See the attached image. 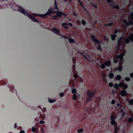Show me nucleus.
I'll return each instance as SVG.
<instances>
[{
	"label": "nucleus",
	"instance_id": "nucleus-21",
	"mask_svg": "<svg viewBox=\"0 0 133 133\" xmlns=\"http://www.w3.org/2000/svg\"><path fill=\"white\" fill-rule=\"evenodd\" d=\"M56 101L55 99L52 100L51 99H49V102L50 103H52Z\"/></svg>",
	"mask_w": 133,
	"mask_h": 133
},
{
	"label": "nucleus",
	"instance_id": "nucleus-49",
	"mask_svg": "<svg viewBox=\"0 0 133 133\" xmlns=\"http://www.w3.org/2000/svg\"><path fill=\"white\" fill-rule=\"evenodd\" d=\"M81 81H81V82H82V78H81Z\"/></svg>",
	"mask_w": 133,
	"mask_h": 133
},
{
	"label": "nucleus",
	"instance_id": "nucleus-5",
	"mask_svg": "<svg viewBox=\"0 0 133 133\" xmlns=\"http://www.w3.org/2000/svg\"><path fill=\"white\" fill-rule=\"evenodd\" d=\"M119 87H122L125 89L127 88L128 86L126 84H124L122 82L120 83L119 84H115L114 85V88L116 89L118 88Z\"/></svg>",
	"mask_w": 133,
	"mask_h": 133
},
{
	"label": "nucleus",
	"instance_id": "nucleus-48",
	"mask_svg": "<svg viewBox=\"0 0 133 133\" xmlns=\"http://www.w3.org/2000/svg\"><path fill=\"white\" fill-rule=\"evenodd\" d=\"M122 133H124V132L123 130H122Z\"/></svg>",
	"mask_w": 133,
	"mask_h": 133
},
{
	"label": "nucleus",
	"instance_id": "nucleus-32",
	"mask_svg": "<svg viewBox=\"0 0 133 133\" xmlns=\"http://www.w3.org/2000/svg\"><path fill=\"white\" fill-rule=\"evenodd\" d=\"M107 1L110 3V5H111V4L110 3H112V0H107Z\"/></svg>",
	"mask_w": 133,
	"mask_h": 133
},
{
	"label": "nucleus",
	"instance_id": "nucleus-15",
	"mask_svg": "<svg viewBox=\"0 0 133 133\" xmlns=\"http://www.w3.org/2000/svg\"><path fill=\"white\" fill-rule=\"evenodd\" d=\"M40 118L43 120L45 118V115L44 114H41L40 115Z\"/></svg>",
	"mask_w": 133,
	"mask_h": 133
},
{
	"label": "nucleus",
	"instance_id": "nucleus-51",
	"mask_svg": "<svg viewBox=\"0 0 133 133\" xmlns=\"http://www.w3.org/2000/svg\"><path fill=\"white\" fill-rule=\"evenodd\" d=\"M121 111L122 112H123V110H121Z\"/></svg>",
	"mask_w": 133,
	"mask_h": 133
},
{
	"label": "nucleus",
	"instance_id": "nucleus-28",
	"mask_svg": "<svg viewBox=\"0 0 133 133\" xmlns=\"http://www.w3.org/2000/svg\"><path fill=\"white\" fill-rule=\"evenodd\" d=\"M130 17L131 19L133 20V12L131 13Z\"/></svg>",
	"mask_w": 133,
	"mask_h": 133
},
{
	"label": "nucleus",
	"instance_id": "nucleus-44",
	"mask_svg": "<svg viewBox=\"0 0 133 133\" xmlns=\"http://www.w3.org/2000/svg\"><path fill=\"white\" fill-rule=\"evenodd\" d=\"M17 127V124L16 123H15L14 124V128H16Z\"/></svg>",
	"mask_w": 133,
	"mask_h": 133
},
{
	"label": "nucleus",
	"instance_id": "nucleus-50",
	"mask_svg": "<svg viewBox=\"0 0 133 133\" xmlns=\"http://www.w3.org/2000/svg\"><path fill=\"white\" fill-rule=\"evenodd\" d=\"M38 108H40V106H38Z\"/></svg>",
	"mask_w": 133,
	"mask_h": 133
},
{
	"label": "nucleus",
	"instance_id": "nucleus-4",
	"mask_svg": "<svg viewBox=\"0 0 133 133\" xmlns=\"http://www.w3.org/2000/svg\"><path fill=\"white\" fill-rule=\"evenodd\" d=\"M90 38L93 41L97 44V49L101 51L102 50L101 49V45H100V44L101 43L100 42L96 39L95 37L93 35L91 36Z\"/></svg>",
	"mask_w": 133,
	"mask_h": 133
},
{
	"label": "nucleus",
	"instance_id": "nucleus-46",
	"mask_svg": "<svg viewBox=\"0 0 133 133\" xmlns=\"http://www.w3.org/2000/svg\"><path fill=\"white\" fill-rule=\"evenodd\" d=\"M116 105L117 107H119L120 105H119V103H117L116 104Z\"/></svg>",
	"mask_w": 133,
	"mask_h": 133
},
{
	"label": "nucleus",
	"instance_id": "nucleus-56",
	"mask_svg": "<svg viewBox=\"0 0 133 133\" xmlns=\"http://www.w3.org/2000/svg\"><path fill=\"white\" fill-rule=\"evenodd\" d=\"M1 9V8H0V9Z\"/></svg>",
	"mask_w": 133,
	"mask_h": 133
},
{
	"label": "nucleus",
	"instance_id": "nucleus-3",
	"mask_svg": "<svg viewBox=\"0 0 133 133\" xmlns=\"http://www.w3.org/2000/svg\"><path fill=\"white\" fill-rule=\"evenodd\" d=\"M121 53L118 55L116 56V57L114 58V62L115 63H117L119 61H120L119 62V66L117 67H116L114 70H118L119 71H121L122 69V64L123 63V56L126 52V50L124 48L122 49L121 50Z\"/></svg>",
	"mask_w": 133,
	"mask_h": 133
},
{
	"label": "nucleus",
	"instance_id": "nucleus-38",
	"mask_svg": "<svg viewBox=\"0 0 133 133\" xmlns=\"http://www.w3.org/2000/svg\"><path fill=\"white\" fill-rule=\"evenodd\" d=\"M113 84L112 83H110L109 84V85L110 87H112L113 86Z\"/></svg>",
	"mask_w": 133,
	"mask_h": 133
},
{
	"label": "nucleus",
	"instance_id": "nucleus-8",
	"mask_svg": "<svg viewBox=\"0 0 133 133\" xmlns=\"http://www.w3.org/2000/svg\"><path fill=\"white\" fill-rule=\"evenodd\" d=\"M52 32L58 35H60L62 36V37H63L64 38L67 39H68V38H67L66 36H62V35L60 34V30H59L58 29L56 28H53L52 29Z\"/></svg>",
	"mask_w": 133,
	"mask_h": 133
},
{
	"label": "nucleus",
	"instance_id": "nucleus-9",
	"mask_svg": "<svg viewBox=\"0 0 133 133\" xmlns=\"http://www.w3.org/2000/svg\"><path fill=\"white\" fill-rule=\"evenodd\" d=\"M111 63L110 61L109 60L106 62L104 64H102L101 65V68L102 69H104L105 68V66H110Z\"/></svg>",
	"mask_w": 133,
	"mask_h": 133
},
{
	"label": "nucleus",
	"instance_id": "nucleus-23",
	"mask_svg": "<svg viewBox=\"0 0 133 133\" xmlns=\"http://www.w3.org/2000/svg\"><path fill=\"white\" fill-rule=\"evenodd\" d=\"M114 8H116L117 9H119V7L117 5H114L112 6Z\"/></svg>",
	"mask_w": 133,
	"mask_h": 133
},
{
	"label": "nucleus",
	"instance_id": "nucleus-12",
	"mask_svg": "<svg viewBox=\"0 0 133 133\" xmlns=\"http://www.w3.org/2000/svg\"><path fill=\"white\" fill-rule=\"evenodd\" d=\"M125 39V38H123V37H121L119 39L118 41V45H122L123 44L122 42H123Z\"/></svg>",
	"mask_w": 133,
	"mask_h": 133
},
{
	"label": "nucleus",
	"instance_id": "nucleus-17",
	"mask_svg": "<svg viewBox=\"0 0 133 133\" xmlns=\"http://www.w3.org/2000/svg\"><path fill=\"white\" fill-rule=\"evenodd\" d=\"M119 127L116 126L115 127V133H117L119 130Z\"/></svg>",
	"mask_w": 133,
	"mask_h": 133
},
{
	"label": "nucleus",
	"instance_id": "nucleus-41",
	"mask_svg": "<svg viewBox=\"0 0 133 133\" xmlns=\"http://www.w3.org/2000/svg\"><path fill=\"white\" fill-rule=\"evenodd\" d=\"M113 23H110L108 24L107 25V26H111L112 25Z\"/></svg>",
	"mask_w": 133,
	"mask_h": 133
},
{
	"label": "nucleus",
	"instance_id": "nucleus-31",
	"mask_svg": "<svg viewBox=\"0 0 133 133\" xmlns=\"http://www.w3.org/2000/svg\"><path fill=\"white\" fill-rule=\"evenodd\" d=\"M32 130L33 132H34L36 130V129L35 127H33L32 129Z\"/></svg>",
	"mask_w": 133,
	"mask_h": 133
},
{
	"label": "nucleus",
	"instance_id": "nucleus-52",
	"mask_svg": "<svg viewBox=\"0 0 133 133\" xmlns=\"http://www.w3.org/2000/svg\"><path fill=\"white\" fill-rule=\"evenodd\" d=\"M64 0V1H65V2H66V1H67L66 0Z\"/></svg>",
	"mask_w": 133,
	"mask_h": 133
},
{
	"label": "nucleus",
	"instance_id": "nucleus-24",
	"mask_svg": "<svg viewBox=\"0 0 133 133\" xmlns=\"http://www.w3.org/2000/svg\"><path fill=\"white\" fill-rule=\"evenodd\" d=\"M78 1L79 2V4L81 6H82L84 8V7L83 6L82 3L81 1L80 0H78Z\"/></svg>",
	"mask_w": 133,
	"mask_h": 133
},
{
	"label": "nucleus",
	"instance_id": "nucleus-2",
	"mask_svg": "<svg viewBox=\"0 0 133 133\" xmlns=\"http://www.w3.org/2000/svg\"><path fill=\"white\" fill-rule=\"evenodd\" d=\"M10 5L12 7V8L14 10L16 11H19L25 16H27L29 18L33 21L37 23L39 22V21L33 18L32 16L30 15L27 11H25L21 6L16 5L13 3H11Z\"/></svg>",
	"mask_w": 133,
	"mask_h": 133
},
{
	"label": "nucleus",
	"instance_id": "nucleus-55",
	"mask_svg": "<svg viewBox=\"0 0 133 133\" xmlns=\"http://www.w3.org/2000/svg\"><path fill=\"white\" fill-rule=\"evenodd\" d=\"M114 91H113V93H114Z\"/></svg>",
	"mask_w": 133,
	"mask_h": 133
},
{
	"label": "nucleus",
	"instance_id": "nucleus-30",
	"mask_svg": "<svg viewBox=\"0 0 133 133\" xmlns=\"http://www.w3.org/2000/svg\"><path fill=\"white\" fill-rule=\"evenodd\" d=\"M83 131V129H80L78 130L77 131L78 133H80L82 132Z\"/></svg>",
	"mask_w": 133,
	"mask_h": 133
},
{
	"label": "nucleus",
	"instance_id": "nucleus-19",
	"mask_svg": "<svg viewBox=\"0 0 133 133\" xmlns=\"http://www.w3.org/2000/svg\"><path fill=\"white\" fill-rule=\"evenodd\" d=\"M116 80L119 81L121 79V77L120 75H117L116 76Z\"/></svg>",
	"mask_w": 133,
	"mask_h": 133
},
{
	"label": "nucleus",
	"instance_id": "nucleus-42",
	"mask_svg": "<svg viewBox=\"0 0 133 133\" xmlns=\"http://www.w3.org/2000/svg\"><path fill=\"white\" fill-rule=\"evenodd\" d=\"M40 123L41 124H44V121L41 120V121H40Z\"/></svg>",
	"mask_w": 133,
	"mask_h": 133
},
{
	"label": "nucleus",
	"instance_id": "nucleus-20",
	"mask_svg": "<svg viewBox=\"0 0 133 133\" xmlns=\"http://www.w3.org/2000/svg\"><path fill=\"white\" fill-rule=\"evenodd\" d=\"M68 40H69V42L70 43H72L74 42V40L71 38H68Z\"/></svg>",
	"mask_w": 133,
	"mask_h": 133
},
{
	"label": "nucleus",
	"instance_id": "nucleus-22",
	"mask_svg": "<svg viewBox=\"0 0 133 133\" xmlns=\"http://www.w3.org/2000/svg\"><path fill=\"white\" fill-rule=\"evenodd\" d=\"M129 103L130 105H132L133 104V100L132 99L130 100L129 101Z\"/></svg>",
	"mask_w": 133,
	"mask_h": 133
},
{
	"label": "nucleus",
	"instance_id": "nucleus-33",
	"mask_svg": "<svg viewBox=\"0 0 133 133\" xmlns=\"http://www.w3.org/2000/svg\"><path fill=\"white\" fill-rule=\"evenodd\" d=\"M115 101L114 99L112 100L111 102V104H115Z\"/></svg>",
	"mask_w": 133,
	"mask_h": 133
},
{
	"label": "nucleus",
	"instance_id": "nucleus-18",
	"mask_svg": "<svg viewBox=\"0 0 133 133\" xmlns=\"http://www.w3.org/2000/svg\"><path fill=\"white\" fill-rule=\"evenodd\" d=\"M109 77L110 78H112L114 77V75L112 73H110L109 74Z\"/></svg>",
	"mask_w": 133,
	"mask_h": 133
},
{
	"label": "nucleus",
	"instance_id": "nucleus-53",
	"mask_svg": "<svg viewBox=\"0 0 133 133\" xmlns=\"http://www.w3.org/2000/svg\"><path fill=\"white\" fill-rule=\"evenodd\" d=\"M95 8H96L97 7V6H95Z\"/></svg>",
	"mask_w": 133,
	"mask_h": 133
},
{
	"label": "nucleus",
	"instance_id": "nucleus-29",
	"mask_svg": "<svg viewBox=\"0 0 133 133\" xmlns=\"http://www.w3.org/2000/svg\"><path fill=\"white\" fill-rule=\"evenodd\" d=\"M132 119L131 118H130L128 119V122L130 123H131L132 122Z\"/></svg>",
	"mask_w": 133,
	"mask_h": 133
},
{
	"label": "nucleus",
	"instance_id": "nucleus-35",
	"mask_svg": "<svg viewBox=\"0 0 133 133\" xmlns=\"http://www.w3.org/2000/svg\"><path fill=\"white\" fill-rule=\"evenodd\" d=\"M59 96L60 97H62L64 96V94L63 92H61L59 94Z\"/></svg>",
	"mask_w": 133,
	"mask_h": 133
},
{
	"label": "nucleus",
	"instance_id": "nucleus-11",
	"mask_svg": "<svg viewBox=\"0 0 133 133\" xmlns=\"http://www.w3.org/2000/svg\"><path fill=\"white\" fill-rule=\"evenodd\" d=\"M118 29H116L114 31V34L111 35V37L112 40H115V38L117 36V35L115 34L118 32Z\"/></svg>",
	"mask_w": 133,
	"mask_h": 133
},
{
	"label": "nucleus",
	"instance_id": "nucleus-16",
	"mask_svg": "<svg viewBox=\"0 0 133 133\" xmlns=\"http://www.w3.org/2000/svg\"><path fill=\"white\" fill-rule=\"evenodd\" d=\"M102 77L103 78V81L104 82H106L107 80L106 79V76L105 75L103 74H102Z\"/></svg>",
	"mask_w": 133,
	"mask_h": 133
},
{
	"label": "nucleus",
	"instance_id": "nucleus-54",
	"mask_svg": "<svg viewBox=\"0 0 133 133\" xmlns=\"http://www.w3.org/2000/svg\"><path fill=\"white\" fill-rule=\"evenodd\" d=\"M74 14L75 16H76V14L74 13Z\"/></svg>",
	"mask_w": 133,
	"mask_h": 133
},
{
	"label": "nucleus",
	"instance_id": "nucleus-39",
	"mask_svg": "<svg viewBox=\"0 0 133 133\" xmlns=\"http://www.w3.org/2000/svg\"><path fill=\"white\" fill-rule=\"evenodd\" d=\"M42 111H43V112H45L46 110V108H43V109H41Z\"/></svg>",
	"mask_w": 133,
	"mask_h": 133
},
{
	"label": "nucleus",
	"instance_id": "nucleus-47",
	"mask_svg": "<svg viewBox=\"0 0 133 133\" xmlns=\"http://www.w3.org/2000/svg\"><path fill=\"white\" fill-rule=\"evenodd\" d=\"M81 54L82 55H83L84 56V55L82 53H81Z\"/></svg>",
	"mask_w": 133,
	"mask_h": 133
},
{
	"label": "nucleus",
	"instance_id": "nucleus-25",
	"mask_svg": "<svg viewBox=\"0 0 133 133\" xmlns=\"http://www.w3.org/2000/svg\"><path fill=\"white\" fill-rule=\"evenodd\" d=\"M76 90L75 88H73L72 89V92L73 94H74L76 92Z\"/></svg>",
	"mask_w": 133,
	"mask_h": 133
},
{
	"label": "nucleus",
	"instance_id": "nucleus-7",
	"mask_svg": "<svg viewBox=\"0 0 133 133\" xmlns=\"http://www.w3.org/2000/svg\"><path fill=\"white\" fill-rule=\"evenodd\" d=\"M123 22L124 23L126 29H127L129 25H132L133 24V22L132 21H127L125 19H124Z\"/></svg>",
	"mask_w": 133,
	"mask_h": 133
},
{
	"label": "nucleus",
	"instance_id": "nucleus-45",
	"mask_svg": "<svg viewBox=\"0 0 133 133\" xmlns=\"http://www.w3.org/2000/svg\"><path fill=\"white\" fill-rule=\"evenodd\" d=\"M130 76L131 77H133V73H131L130 74Z\"/></svg>",
	"mask_w": 133,
	"mask_h": 133
},
{
	"label": "nucleus",
	"instance_id": "nucleus-27",
	"mask_svg": "<svg viewBox=\"0 0 133 133\" xmlns=\"http://www.w3.org/2000/svg\"><path fill=\"white\" fill-rule=\"evenodd\" d=\"M82 23L83 25H85L86 24V22L84 20H83L82 21Z\"/></svg>",
	"mask_w": 133,
	"mask_h": 133
},
{
	"label": "nucleus",
	"instance_id": "nucleus-40",
	"mask_svg": "<svg viewBox=\"0 0 133 133\" xmlns=\"http://www.w3.org/2000/svg\"><path fill=\"white\" fill-rule=\"evenodd\" d=\"M74 77L75 78H76L78 77V76L76 74H75L74 75Z\"/></svg>",
	"mask_w": 133,
	"mask_h": 133
},
{
	"label": "nucleus",
	"instance_id": "nucleus-37",
	"mask_svg": "<svg viewBox=\"0 0 133 133\" xmlns=\"http://www.w3.org/2000/svg\"><path fill=\"white\" fill-rule=\"evenodd\" d=\"M130 79V78L129 77H126L125 78V80L127 81H129Z\"/></svg>",
	"mask_w": 133,
	"mask_h": 133
},
{
	"label": "nucleus",
	"instance_id": "nucleus-10",
	"mask_svg": "<svg viewBox=\"0 0 133 133\" xmlns=\"http://www.w3.org/2000/svg\"><path fill=\"white\" fill-rule=\"evenodd\" d=\"M115 116H114L113 115H112L111 116V124L112 125H116L117 124V122L114 120V119L115 118Z\"/></svg>",
	"mask_w": 133,
	"mask_h": 133
},
{
	"label": "nucleus",
	"instance_id": "nucleus-43",
	"mask_svg": "<svg viewBox=\"0 0 133 133\" xmlns=\"http://www.w3.org/2000/svg\"><path fill=\"white\" fill-rule=\"evenodd\" d=\"M19 133H25V132L23 130H21L20 131Z\"/></svg>",
	"mask_w": 133,
	"mask_h": 133
},
{
	"label": "nucleus",
	"instance_id": "nucleus-13",
	"mask_svg": "<svg viewBox=\"0 0 133 133\" xmlns=\"http://www.w3.org/2000/svg\"><path fill=\"white\" fill-rule=\"evenodd\" d=\"M62 25L63 27L67 28V27L66 26V25H69L70 26H72V24L71 23H62Z\"/></svg>",
	"mask_w": 133,
	"mask_h": 133
},
{
	"label": "nucleus",
	"instance_id": "nucleus-6",
	"mask_svg": "<svg viewBox=\"0 0 133 133\" xmlns=\"http://www.w3.org/2000/svg\"><path fill=\"white\" fill-rule=\"evenodd\" d=\"M95 93L94 92H91L88 90L87 91V98L86 100V102L87 103L92 98Z\"/></svg>",
	"mask_w": 133,
	"mask_h": 133
},
{
	"label": "nucleus",
	"instance_id": "nucleus-36",
	"mask_svg": "<svg viewBox=\"0 0 133 133\" xmlns=\"http://www.w3.org/2000/svg\"><path fill=\"white\" fill-rule=\"evenodd\" d=\"M72 70L73 71H74V70H75V65L74 64H73L72 65Z\"/></svg>",
	"mask_w": 133,
	"mask_h": 133
},
{
	"label": "nucleus",
	"instance_id": "nucleus-34",
	"mask_svg": "<svg viewBox=\"0 0 133 133\" xmlns=\"http://www.w3.org/2000/svg\"><path fill=\"white\" fill-rule=\"evenodd\" d=\"M72 62L73 63H75L76 62V58H72Z\"/></svg>",
	"mask_w": 133,
	"mask_h": 133
},
{
	"label": "nucleus",
	"instance_id": "nucleus-14",
	"mask_svg": "<svg viewBox=\"0 0 133 133\" xmlns=\"http://www.w3.org/2000/svg\"><path fill=\"white\" fill-rule=\"evenodd\" d=\"M120 94L121 96H124L127 95V92L125 90H123L121 91Z\"/></svg>",
	"mask_w": 133,
	"mask_h": 133
},
{
	"label": "nucleus",
	"instance_id": "nucleus-1",
	"mask_svg": "<svg viewBox=\"0 0 133 133\" xmlns=\"http://www.w3.org/2000/svg\"><path fill=\"white\" fill-rule=\"evenodd\" d=\"M55 6L54 8H53V9L50 8L49 9L48 11L45 14L38 15L36 14L33 13L32 14L34 16H38L41 17L45 18L48 15L52 16L51 14L56 13V15L54 16L52 18V19H55L57 18L58 17H61L63 15H65V14L63 12L55 10H58L57 7V3L55 0Z\"/></svg>",
	"mask_w": 133,
	"mask_h": 133
},
{
	"label": "nucleus",
	"instance_id": "nucleus-26",
	"mask_svg": "<svg viewBox=\"0 0 133 133\" xmlns=\"http://www.w3.org/2000/svg\"><path fill=\"white\" fill-rule=\"evenodd\" d=\"M73 98L74 100H75L77 99L76 95L75 94H74L73 96Z\"/></svg>",
	"mask_w": 133,
	"mask_h": 133
}]
</instances>
